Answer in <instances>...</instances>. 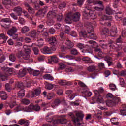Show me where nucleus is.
<instances>
[{
	"label": "nucleus",
	"instance_id": "9",
	"mask_svg": "<svg viewBox=\"0 0 126 126\" xmlns=\"http://www.w3.org/2000/svg\"><path fill=\"white\" fill-rule=\"evenodd\" d=\"M84 8L85 9L83 13V16L84 17H87V16H88V13L92 11L91 10V6H90L89 4H87L85 6Z\"/></svg>",
	"mask_w": 126,
	"mask_h": 126
},
{
	"label": "nucleus",
	"instance_id": "52",
	"mask_svg": "<svg viewBox=\"0 0 126 126\" xmlns=\"http://www.w3.org/2000/svg\"><path fill=\"white\" fill-rule=\"evenodd\" d=\"M16 86H17L18 88H20L21 89V88H23L24 85L23 84V83L21 82H18L16 84Z\"/></svg>",
	"mask_w": 126,
	"mask_h": 126
},
{
	"label": "nucleus",
	"instance_id": "36",
	"mask_svg": "<svg viewBox=\"0 0 126 126\" xmlns=\"http://www.w3.org/2000/svg\"><path fill=\"white\" fill-rule=\"evenodd\" d=\"M43 51V54H50L51 52V48L48 46H45L44 47Z\"/></svg>",
	"mask_w": 126,
	"mask_h": 126
},
{
	"label": "nucleus",
	"instance_id": "8",
	"mask_svg": "<svg viewBox=\"0 0 126 126\" xmlns=\"http://www.w3.org/2000/svg\"><path fill=\"white\" fill-rule=\"evenodd\" d=\"M87 31L89 39H91V40H97L98 37L96 36V34H94V30H92V31L87 30Z\"/></svg>",
	"mask_w": 126,
	"mask_h": 126
},
{
	"label": "nucleus",
	"instance_id": "26",
	"mask_svg": "<svg viewBox=\"0 0 126 126\" xmlns=\"http://www.w3.org/2000/svg\"><path fill=\"white\" fill-rule=\"evenodd\" d=\"M115 18L116 20H122L123 19V13L119 12L115 15Z\"/></svg>",
	"mask_w": 126,
	"mask_h": 126
},
{
	"label": "nucleus",
	"instance_id": "44",
	"mask_svg": "<svg viewBox=\"0 0 126 126\" xmlns=\"http://www.w3.org/2000/svg\"><path fill=\"white\" fill-rule=\"evenodd\" d=\"M9 60L11 62H15V61H16V56H15V54H11L9 55Z\"/></svg>",
	"mask_w": 126,
	"mask_h": 126
},
{
	"label": "nucleus",
	"instance_id": "60",
	"mask_svg": "<svg viewBox=\"0 0 126 126\" xmlns=\"http://www.w3.org/2000/svg\"><path fill=\"white\" fill-rule=\"evenodd\" d=\"M111 73L112 72H111L110 70H107L104 72V75L105 77H108V76H110V75H111Z\"/></svg>",
	"mask_w": 126,
	"mask_h": 126
},
{
	"label": "nucleus",
	"instance_id": "23",
	"mask_svg": "<svg viewBox=\"0 0 126 126\" xmlns=\"http://www.w3.org/2000/svg\"><path fill=\"white\" fill-rule=\"evenodd\" d=\"M0 97L1 100H6L7 99V94L4 91L0 92Z\"/></svg>",
	"mask_w": 126,
	"mask_h": 126
},
{
	"label": "nucleus",
	"instance_id": "20",
	"mask_svg": "<svg viewBox=\"0 0 126 126\" xmlns=\"http://www.w3.org/2000/svg\"><path fill=\"white\" fill-rule=\"evenodd\" d=\"M18 124L19 125H23L24 126H29V124H30V122H29V120H25V119H20L18 121Z\"/></svg>",
	"mask_w": 126,
	"mask_h": 126
},
{
	"label": "nucleus",
	"instance_id": "6",
	"mask_svg": "<svg viewBox=\"0 0 126 126\" xmlns=\"http://www.w3.org/2000/svg\"><path fill=\"white\" fill-rule=\"evenodd\" d=\"M1 70H3L4 73L3 74L0 73V77L2 79V81H5L7 77L12 74V69L7 67H2Z\"/></svg>",
	"mask_w": 126,
	"mask_h": 126
},
{
	"label": "nucleus",
	"instance_id": "48",
	"mask_svg": "<svg viewBox=\"0 0 126 126\" xmlns=\"http://www.w3.org/2000/svg\"><path fill=\"white\" fill-rule=\"evenodd\" d=\"M0 39H2L3 40H4L3 43H5V42H6V40L8 39V37L5 36L4 34L1 33L0 34Z\"/></svg>",
	"mask_w": 126,
	"mask_h": 126
},
{
	"label": "nucleus",
	"instance_id": "62",
	"mask_svg": "<svg viewBox=\"0 0 126 126\" xmlns=\"http://www.w3.org/2000/svg\"><path fill=\"white\" fill-rule=\"evenodd\" d=\"M61 103H62V100L59 99H56L54 101V104H55L56 106H59V105H60Z\"/></svg>",
	"mask_w": 126,
	"mask_h": 126
},
{
	"label": "nucleus",
	"instance_id": "29",
	"mask_svg": "<svg viewBox=\"0 0 126 126\" xmlns=\"http://www.w3.org/2000/svg\"><path fill=\"white\" fill-rule=\"evenodd\" d=\"M71 20H72V19L71 18V14H68L65 19V22L68 24H70V23H71Z\"/></svg>",
	"mask_w": 126,
	"mask_h": 126
},
{
	"label": "nucleus",
	"instance_id": "38",
	"mask_svg": "<svg viewBox=\"0 0 126 126\" xmlns=\"http://www.w3.org/2000/svg\"><path fill=\"white\" fill-rule=\"evenodd\" d=\"M77 81L78 82V84L79 86H80V87H82L83 88H85V90L87 89V86H86V85H85L83 82H81L80 80H77Z\"/></svg>",
	"mask_w": 126,
	"mask_h": 126
},
{
	"label": "nucleus",
	"instance_id": "22",
	"mask_svg": "<svg viewBox=\"0 0 126 126\" xmlns=\"http://www.w3.org/2000/svg\"><path fill=\"white\" fill-rule=\"evenodd\" d=\"M47 11H48V6H45L43 8L39 10L37 14L38 15H41V14H42V13L43 14H46V13H47Z\"/></svg>",
	"mask_w": 126,
	"mask_h": 126
},
{
	"label": "nucleus",
	"instance_id": "2",
	"mask_svg": "<svg viewBox=\"0 0 126 126\" xmlns=\"http://www.w3.org/2000/svg\"><path fill=\"white\" fill-rule=\"evenodd\" d=\"M64 117H65V115L62 116L61 118L54 121L53 117L51 116V114H48L46 116V120L48 123H53L51 126H57L58 124H63L64 125L67 124V120L64 118Z\"/></svg>",
	"mask_w": 126,
	"mask_h": 126
},
{
	"label": "nucleus",
	"instance_id": "28",
	"mask_svg": "<svg viewBox=\"0 0 126 126\" xmlns=\"http://www.w3.org/2000/svg\"><path fill=\"white\" fill-rule=\"evenodd\" d=\"M85 26H86V27H87V28L88 29L87 30H89V31L94 30V29H93V27H92V23H91L89 22H87L85 24Z\"/></svg>",
	"mask_w": 126,
	"mask_h": 126
},
{
	"label": "nucleus",
	"instance_id": "33",
	"mask_svg": "<svg viewBox=\"0 0 126 126\" xmlns=\"http://www.w3.org/2000/svg\"><path fill=\"white\" fill-rule=\"evenodd\" d=\"M105 11L106 12V14H108V15H112V14L114 13V11H113L111 7L109 6L106 7L105 8Z\"/></svg>",
	"mask_w": 126,
	"mask_h": 126
},
{
	"label": "nucleus",
	"instance_id": "7",
	"mask_svg": "<svg viewBox=\"0 0 126 126\" xmlns=\"http://www.w3.org/2000/svg\"><path fill=\"white\" fill-rule=\"evenodd\" d=\"M121 102V98L118 97V95L113 97L112 100H108L106 101V105L108 107H113V106H116L117 104H119Z\"/></svg>",
	"mask_w": 126,
	"mask_h": 126
},
{
	"label": "nucleus",
	"instance_id": "58",
	"mask_svg": "<svg viewBox=\"0 0 126 126\" xmlns=\"http://www.w3.org/2000/svg\"><path fill=\"white\" fill-rule=\"evenodd\" d=\"M9 105L10 108H11V109H12L13 108H14L15 106H16V102L14 101L11 102L9 103Z\"/></svg>",
	"mask_w": 126,
	"mask_h": 126
},
{
	"label": "nucleus",
	"instance_id": "43",
	"mask_svg": "<svg viewBox=\"0 0 126 126\" xmlns=\"http://www.w3.org/2000/svg\"><path fill=\"white\" fill-rule=\"evenodd\" d=\"M23 49L25 50V54H27L28 55H29L30 53L31 52V50H30V48L29 47H28L26 45H24L23 47Z\"/></svg>",
	"mask_w": 126,
	"mask_h": 126
},
{
	"label": "nucleus",
	"instance_id": "51",
	"mask_svg": "<svg viewBox=\"0 0 126 126\" xmlns=\"http://www.w3.org/2000/svg\"><path fill=\"white\" fill-rule=\"evenodd\" d=\"M66 6V2H62L59 5L60 9H63V8H64Z\"/></svg>",
	"mask_w": 126,
	"mask_h": 126
},
{
	"label": "nucleus",
	"instance_id": "5",
	"mask_svg": "<svg viewBox=\"0 0 126 126\" xmlns=\"http://www.w3.org/2000/svg\"><path fill=\"white\" fill-rule=\"evenodd\" d=\"M56 16H57L56 10H52L48 12L46 16L47 19L46 23L49 25V26H51V25H53V24L55 23V21H54L53 18H54V17H56Z\"/></svg>",
	"mask_w": 126,
	"mask_h": 126
},
{
	"label": "nucleus",
	"instance_id": "24",
	"mask_svg": "<svg viewBox=\"0 0 126 126\" xmlns=\"http://www.w3.org/2000/svg\"><path fill=\"white\" fill-rule=\"evenodd\" d=\"M83 94H84L87 96V97H90L91 95H92V93L91 92L89 91V90L88 89V88L87 89H84L82 92Z\"/></svg>",
	"mask_w": 126,
	"mask_h": 126
},
{
	"label": "nucleus",
	"instance_id": "49",
	"mask_svg": "<svg viewBox=\"0 0 126 126\" xmlns=\"http://www.w3.org/2000/svg\"><path fill=\"white\" fill-rule=\"evenodd\" d=\"M89 44H92L91 45L92 48H96V47L98 46V44H97V43H96L95 41H92V40L89 41Z\"/></svg>",
	"mask_w": 126,
	"mask_h": 126
},
{
	"label": "nucleus",
	"instance_id": "13",
	"mask_svg": "<svg viewBox=\"0 0 126 126\" xmlns=\"http://www.w3.org/2000/svg\"><path fill=\"white\" fill-rule=\"evenodd\" d=\"M41 94V89L37 88L33 92H31V96L32 98H34V97H37Z\"/></svg>",
	"mask_w": 126,
	"mask_h": 126
},
{
	"label": "nucleus",
	"instance_id": "41",
	"mask_svg": "<svg viewBox=\"0 0 126 126\" xmlns=\"http://www.w3.org/2000/svg\"><path fill=\"white\" fill-rule=\"evenodd\" d=\"M104 61H106L108 64V66H111L114 65L113 62L110 61V57H107L104 59Z\"/></svg>",
	"mask_w": 126,
	"mask_h": 126
},
{
	"label": "nucleus",
	"instance_id": "19",
	"mask_svg": "<svg viewBox=\"0 0 126 126\" xmlns=\"http://www.w3.org/2000/svg\"><path fill=\"white\" fill-rule=\"evenodd\" d=\"M82 61L84 63H92V60H91V58L88 56L83 57Z\"/></svg>",
	"mask_w": 126,
	"mask_h": 126
},
{
	"label": "nucleus",
	"instance_id": "4",
	"mask_svg": "<svg viewBox=\"0 0 126 126\" xmlns=\"http://www.w3.org/2000/svg\"><path fill=\"white\" fill-rule=\"evenodd\" d=\"M18 62L20 63H23L25 61H28V63H32L33 62V59L30 58V55L27 54H24L22 51H21L19 53V55L18 56Z\"/></svg>",
	"mask_w": 126,
	"mask_h": 126
},
{
	"label": "nucleus",
	"instance_id": "14",
	"mask_svg": "<svg viewBox=\"0 0 126 126\" xmlns=\"http://www.w3.org/2000/svg\"><path fill=\"white\" fill-rule=\"evenodd\" d=\"M85 19H89L91 18V19H96L97 18V16H96V14L93 12V11H91V12L88 13V15L87 17H84Z\"/></svg>",
	"mask_w": 126,
	"mask_h": 126
},
{
	"label": "nucleus",
	"instance_id": "32",
	"mask_svg": "<svg viewBox=\"0 0 126 126\" xmlns=\"http://www.w3.org/2000/svg\"><path fill=\"white\" fill-rule=\"evenodd\" d=\"M25 95V93L24 92V90L22 89L18 93V97L20 98V99L23 98Z\"/></svg>",
	"mask_w": 126,
	"mask_h": 126
},
{
	"label": "nucleus",
	"instance_id": "1",
	"mask_svg": "<svg viewBox=\"0 0 126 126\" xmlns=\"http://www.w3.org/2000/svg\"><path fill=\"white\" fill-rule=\"evenodd\" d=\"M15 110L16 112H19V111H24V112H33V111L40 112V111H41V107L38 104L34 105L33 103H32L26 107L18 106L16 108Z\"/></svg>",
	"mask_w": 126,
	"mask_h": 126
},
{
	"label": "nucleus",
	"instance_id": "16",
	"mask_svg": "<svg viewBox=\"0 0 126 126\" xmlns=\"http://www.w3.org/2000/svg\"><path fill=\"white\" fill-rule=\"evenodd\" d=\"M82 52L84 53H87L88 54H93V50H92V48L88 45H85L84 49L82 51Z\"/></svg>",
	"mask_w": 126,
	"mask_h": 126
},
{
	"label": "nucleus",
	"instance_id": "11",
	"mask_svg": "<svg viewBox=\"0 0 126 126\" xmlns=\"http://www.w3.org/2000/svg\"><path fill=\"white\" fill-rule=\"evenodd\" d=\"M80 15H81L79 12H76L71 14L72 21H74V22H77V21H79V20L80 19Z\"/></svg>",
	"mask_w": 126,
	"mask_h": 126
},
{
	"label": "nucleus",
	"instance_id": "35",
	"mask_svg": "<svg viewBox=\"0 0 126 126\" xmlns=\"http://www.w3.org/2000/svg\"><path fill=\"white\" fill-rule=\"evenodd\" d=\"M79 36L81 38H86L88 36V33L86 32V31H81L79 33Z\"/></svg>",
	"mask_w": 126,
	"mask_h": 126
},
{
	"label": "nucleus",
	"instance_id": "10",
	"mask_svg": "<svg viewBox=\"0 0 126 126\" xmlns=\"http://www.w3.org/2000/svg\"><path fill=\"white\" fill-rule=\"evenodd\" d=\"M94 92V96L97 97L98 100H101V99H102V97H101V95H100V94L104 92V89L103 87H101L98 89V90H95Z\"/></svg>",
	"mask_w": 126,
	"mask_h": 126
},
{
	"label": "nucleus",
	"instance_id": "15",
	"mask_svg": "<svg viewBox=\"0 0 126 126\" xmlns=\"http://www.w3.org/2000/svg\"><path fill=\"white\" fill-rule=\"evenodd\" d=\"M47 41L49 44H50V45H52V46H56V45H57V43H58L57 39H56V37L54 36H52L48 38Z\"/></svg>",
	"mask_w": 126,
	"mask_h": 126
},
{
	"label": "nucleus",
	"instance_id": "18",
	"mask_svg": "<svg viewBox=\"0 0 126 126\" xmlns=\"http://www.w3.org/2000/svg\"><path fill=\"white\" fill-rule=\"evenodd\" d=\"M51 59L48 60V63H59V58L56 56L53 55L50 57Z\"/></svg>",
	"mask_w": 126,
	"mask_h": 126
},
{
	"label": "nucleus",
	"instance_id": "27",
	"mask_svg": "<svg viewBox=\"0 0 126 126\" xmlns=\"http://www.w3.org/2000/svg\"><path fill=\"white\" fill-rule=\"evenodd\" d=\"M0 22H1L2 23H5L6 24H10V23H11L12 21H11V19H10V18H3L2 19Z\"/></svg>",
	"mask_w": 126,
	"mask_h": 126
},
{
	"label": "nucleus",
	"instance_id": "59",
	"mask_svg": "<svg viewBox=\"0 0 126 126\" xmlns=\"http://www.w3.org/2000/svg\"><path fill=\"white\" fill-rule=\"evenodd\" d=\"M62 83H63L62 84L63 85H68V86L72 85V82L70 81L65 82V81H62Z\"/></svg>",
	"mask_w": 126,
	"mask_h": 126
},
{
	"label": "nucleus",
	"instance_id": "17",
	"mask_svg": "<svg viewBox=\"0 0 126 126\" xmlns=\"http://www.w3.org/2000/svg\"><path fill=\"white\" fill-rule=\"evenodd\" d=\"M13 11L17 14L18 16H20L22 14V8L20 6H17L13 9Z\"/></svg>",
	"mask_w": 126,
	"mask_h": 126
},
{
	"label": "nucleus",
	"instance_id": "47",
	"mask_svg": "<svg viewBox=\"0 0 126 126\" xmlns=\"http://www.w3.org/2000/svg\"><path fill=\"white\" fill-rule=\"evenodd\" d=\"M108 19H107V17L106 16H104V17H102L100 20V23L102 25H105L106 24V22H105V20H107Z\"/></svg>",
	"mask_w": 126,
	"mask_h": 126
},
{
	"label": "nucleus",
	"instance_id": "21",
	"mask_svg": "<svg viewBox=\"0 0 126 126\" xmlns=\"http://www.w3.org/2000/svg\"><path fill=\"white\" fill-rule=\"evenodd\" d=\"M17 32V28L15 27H12L11 29L8 30L7 32V35H12V34H15Z\"/></svg>",
	"mask_w": 126,
	"mask_h": 126
},
{
	"label": "nucleus",
	"instance_id": "57",
	"mask_svg": "<svg viewBox=\"0 0 126 126\" xmlns=\"http://www.w3.org/2000/svg\"><path fill=\"white\" fill-rule=\"evenodd\" d=\"M19 22L21 24V25H24L25 24V20L23 18H19Z\"/></svg>",
	"mask_w": 126,
	"mask_h": 126
},
{
	"label": "nucleus",
	"instance_id": "55",
	"mask_svg": "<svg viewBox=\"0 0 126 126\" xmlns=\"http://www.w3.org/2000/svg\"><path fill=\"white\" fill-rule=\"evenodd\" d=\"M95 51L98 53V56L99 57H101L102 56V55L103 54V52H102V51H101V49H100V48H95Z\"/></svg>",
	"mask_w": 126,
	"mask_h": 126
},
{
	"label": "nucleus",
	"instance_id": "50",
	"mask_svg": "<svg viewBox=\"0 0 126 126\" xmlns=\"http://www.w3.org/2000/svg\"><path fill=\"white\" fill-rule=\"evenodd\" d=\"M77 48H78L80 50H84V48H85V45L82 43H78L76 44Z\"/></svg>",
	"mask_w": 126,
	"mask_h": 126
},
{
	"label": "nucleus",
	"instance_id": "34",
	"mask_svg": "<svg viewBox=\"0 0 126 126\" xmlns=\"http://www.w3.org/2000/svg\"><path fill=\"white\" fill-rule=\"evenodd\" d=\"M87 69L89 72H93V71H95V70H96V66L94 65H91L88 67Z\"/></svg>",
	"mask_w": 126,
	"mask_h": 126
},
{
	"label": "nucleus",
	"instance_id": "45",
	"mask_svg": "<svg viewBox=\"0 0 126 126\" xmlns=\"http://www.w3.org/2000/svg\"><path fill=\"white\" fill-rule=\"evenodd\" d=\"M55 95L54 93H48L47 94V99L48 100H51L55 97Z\"/></svg>",
	"mask_w": 126,
	"mask_h": 126
},
{
	"label": "nucleus",
	"instance_id": "56",
	"mask_svg": "<svg viewBox=\"0 0 126 126\" xmlns=\"http://www.w3.org/2000/svg\"><path fill=\"white\" fill-rule=\"evenodd\" d=\"M116 43L117 45H119L118 44H122L123 43V39H122V37L120 36L118 38L116 39Z\"/></svg>",
	"mask_w": 126,
	"mask_h": 126
},
{
	"label": "nucleus",
	"instance_id": "37",
	"mask_svg": "<svg viewBox=\"0 0 126 126\" xmlns=\"http://www.w3.org/2000/svg\"><path fill=\"white\" fill-rule=\"evenodd\" d=\"M18 74L21 77H23L26 75V71L25 69H21L19 70Z\"/></svg>",
	"mask_w": 126,
	"mask_h": 126
},
{
	"label": "nucleus",
	"instance_id": "64",
	"mask_svg": "<svg viewBox=\"0 0 126 126\" xmlns=\"http://www.w3.org/2000/svg\"><path fill=\"white\" fill-rule=\"evenodd\" d=\"M117 33H118V31L115 30V31H111L110 32V35L111 37H116L117 35Z\"/></svg>",
	"mask_w": 126,
	"mask_h": 126
},
{
	"label": "nucleus",
	"instance_id": "40",
	"mask_svg": "<svg viewBox=\"0 0 126 126\" xmlns=\"http://www.w3.org/2000/svg\"><path fill=\"white\" fill-rule=\"evenodd\" d=\"M70 53L71 55H73V56H77L79 54V52H78V50L76 49V48H73L71 51Z\"/></svg>",
	"mask_w": 126,
	"mask_h": 126
},
{
	"label": "nucleus",
	"instance_id": "53",
	"mask_svg": "<svg viewBox=\"0 0 126 126\" xmlns=\"http://www.w3.org/2000/svg\"><path fill=\"white\" fill-rule=\"evenodd\" d=\"M53 87L54 85H53V84H47L45 86L46 89H48V90H52Z\"/></svg>",
	"mask_w": 126,
	"mask_h": 126
},
{
	"label": "nucleus",
	"instance_id": "31",
	"mask_svg": "<svg viewBox=\"0 0 126 126\" xmlns=\"http://www.w3.org/2000/svg\"><path fill=\"white\" fill-rule=\"evenodd\" d=\"M43 78L47 80H54V77L50 74H46L43 76Z\"/></svg>",
	"mask_w": 126,
	"mask_h": 126
},
{
	"label": "nucleus",
	"instance_id": "54",
	"mask_svg": "<svg viewBox=\"0 0 126 126\" xmlns=\"http://www.w3.org/2000/svg\"><path fill=\"white\" fill-rule=\"evenodd\" d=\"M38 47H43L44 46V40L40 39L38 40Z\"/></svg>",
	"mask_w": 126,
	"mask_h": 126
},
{
	"label": "nucleus",
	"instance_id": "46",
	"mask_svg": "<svg viewBox=\"0 0 126 126\" xmlns=\"http://www.w3.org/2000/svg\"><path fill=\"white\" fill-rule=\"evenodd\" d=\"M5 89L8 92H11L12 88L9 83H6L5 85Z\"/></svg>",
	"mask_w": 126,
	"mask_h": 126
},
{
	"label": "nucleus",
	"instance_id": "25",
	"mask_svg": "<svg viewBox=\"0 0 126 126\" xmlns=\"http://www.w3.org/2000/svg\"><path fill=\"white\" fill-rule=\"evenodd\" d=\"M30 35L32 38H35V37L38 36L39 33H38V32H37V31L33 30L30 32Z\"/></svg>",
	"mask_w": 126,
	"mask_h": 126
},
{
	"label": "nucleus",
	"instance_id": "42",
	"mask_svg": "<svg viewBox=\"0 0 126 126\" xmlns=\"http://www.w3.org/2000/svg\"><path fill=\"white\" fill-rule=\"evenodd\" d=\"M44 32V25H39L38 26L37 32L38 33H42Z\"/></svg>",
	"mask_w": 126,
	"mask_h": 126
},
{
	"label": "nucleus",
	"instance_id": "39",
	"mask_svg": "<svg viewBox=\"0 0 126 126\" xmlns=\"http://www.w3.org/2000/svg\"><path fill=\"white\" fill-rule=\"evenodd\" d=\"M21 102L23 105H29L30 104V100L28 99L24 98L21 100Z\"/></svg>",
	"mask_w": 126,
	"mask_h": 126
},
{
	"label": "nucleus",
	"instance_id": "12",
	"mask_svg": "<svg viewBox=\"0 0 126 126\" xmlns=\"http://www.w3.org/2000/svg\"><path fill=\"white\" fill-rule=\"evenodd\" d=\"M65 44L66 45L65 48L67 50H70V49H72L74 47V43L69 39H66Z\"/></svg>",
	"mask_w": 126,
	"mask_h": 126
},
{
	"label": "nucleus",
	"instance_id": "30",
	"mask_svg": "<svg viewBox=\"0 0 126 126\" xmlns=\"http://www.w3.org/2000/svg\"><path fill=\"white\" fill-rule=\"evenodd\" d=\"M30 31V29L29 28V27L28 26H24L21 29V32L23 34H25V33H27V32Z\"/></svg>",
	"mask_w": 126,
	"mask_h": 126
},
{
	"label": "nucleus",
	"instance_id": "61",
	"mask_svg": "<svg viewBox=\"0 0 126 126\" xmlns=\"http://www.w3.org/2000/svg\"><path fill=\"white\" fill-rule=\"evenodd\" d=\"M63 14H60L58 16H57V21H62V20H63Z\"/></svg>",
	"mask_w": 126,
	"mask_h": 126
},
{
	"label": "nucleus",
	"instance_id": "3",
	"mask_svg": "<svg viewBox=\"0 0 126 126\" xmlns=\"http://www.w3.org/2000/svg\"><path fill=\"white\" fill-rule=\"evenodd\" d=\"M69 116L71 117L73 123L75 124V126H80V123H79V120L82 121L84 117V115L82 112H78L76 114L77 118L75 117V115L72 113H70Z\"/></svg>",
	"mask_w": 126,
	"mask_h": 126
},
{
	"label": "nucleus",
	"instance_id": "63",
	"mask_svg": "<svg viewBox=\"0 0 126 126\" xmlns=\"http://www.w3.org/2000/svg\"><path fill=\"white\" fill-rule=\"evenodd\" d=\"M65 33L66 34H69V32H70V28L67 26H65Z\"/></svg>",
	"mask_w": 126,
	"mask_h": 126
}]
</instances>
